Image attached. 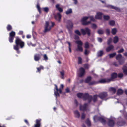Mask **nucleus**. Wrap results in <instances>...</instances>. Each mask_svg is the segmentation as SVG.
Segmentation results:
<instances>
[{
	"mask_svg": "<svg viewBox=\"0 0 127 127\" xmlns=\"http://www.w3.org/2000/svg\"><path fill=\"white\" fill-rule=\"evenodd\" d=\"M84 47L86 49H87L89 48V43L87 42H86L85 43Z\"/></svg>",
	"mask_w": 127,
	"mask_h": 127,
	"instance_id": "79ce46f5",
	"label": "nucleus"
},
{
	"mask_svg": "<svg viewBox=\"0 0 127 127\" xmlns=\"http://www.w3.org/2000/svg\"><path fill=\"white\" fill-rule=\"evenodd\" d=\"M55 89H54V94L56 97L59 96H60L59 93H61L62 92V90L64 88L63 85L61 84V85L60 88L58 89L57 86L55 85Z\"/></svg>",
	"mask_w": 127,
	"mask_h": 127,
	"instance_id": "7ed1b4c3",
	"label": "nucleus"
},
{
	"mask_svg": "<svg viewBox=\"0 0 127 127\" xmlns=\"http://www.w3.org/2000/svg\"><path fill=\"white\" fill-rule=\"evenodd\" d=\"M124 51V49L123 48H122L120 49L117 51V52L119 53L123 52Z\"/></svg>",
	"mask_w": 127,
	"mask_h": 127,
	"instance_id": "052dcab7",
	"label": "nucleus"
},
{
	"mask_svg": "<svg viewBox=\"0 0 127 127\" xmlns=\"http://www.w3.org/2000/svg\"><path fill=\"white\" fill-rule=\"evenodd\" d=\"M88 104L86 103H85L83 105H80V109L81 111H84L87 110V108L88 106Z\"/></svg>",
	"mask_w": 127,
	"mask_h": 127,
	"instance_id": "f8f14e48",
	"label": "nucleus"
},
{
	"mask_svg": "<svg viewBox=\"0 0 127 127\" xmlns=\"http://www.w3.org/2000/svg\"><path fill=\"white\" fill-rule=\"evenodd\" d=\"M118 76L119 78H121L123 76V73H120L118 74Z\"/></svg>",
	"mask_w": 127,
	"mask_h": 127,
	"instance_id": "5fc2aeb1",
	"label": "nucleus"
},
{
	"mask_svg": "<svg viewBox=\"0 0 127 127\" xmlns=\"http://www.w3.org/2000/svg\"><path fill=\"white\" fill-rule=\"evenodd\" d=\"M125 123V122L124 121H118L117 122V124L118 126H123L124 125Z\"/></svg>",
	"mask_w": 127,
	"mask_h": 127,
	"instance_id": "412c9836",
	"label": "nucleus"
},
{
	"mask_svg": "<svg viewBox=\"0 0 127 127\" xmlns=\"http://www.w3.org/2000/svg\"><path fill=\"white\" fill-rule=\"evenodd\" d=\"M108 78H107L106 79H102L99 81H98V84L100 83H105L106 82L109 83V82L108 81Z\"/></svg>",
	"mask_w": 127,
	"mask_h": 127,
	"instance_id": "393cba45",
	"label": "nucleus"
},
{
	"mask_svg": "<svg viewBox=\"0 0 127 127\" xmlns=\"http://www.w3.org/2000/svg\"><path fill=\"white\" fill-rule=\"evenodd\" d=\"M97 97H98V95L96 94L94 95L92 97V100H93V102L95 103L96 102L97 100Z\"/></svg>",
	"mask_w": 127,
	"mask_h": 127,
	"instance_id": "4be33fe9",
	"label": "nucleus"
},
{
	"mask_svg": "<svg viewBox=\"0 0 127 127\" xmlns=\"http://www.w3.org/2000/svg\"><path fill=\"white\" fill-rule=\"evenodd\" d=\"M123 73L126 75H127V67L124 66L122 68Z\"/></svg>",
	"mask_w": 127,
	"mask_h": 127,
	"instance_id": "a878e982",
	"label": "nucleus"
},
{
	"mask_svg": "<svg viewBox=\"0 0 127 127\" xmlns=\"http://www.w3.org/2000/svg\"><path fill=\"white\" fill-rule=\"evenodd\" d=\"M92 79V77L91 76H88L85 80V83H88L90 82V81Z\"/></svg>",
	"mask_w": 127,
	"mask_h": 127,
	"instance_id": "b1692460",
	"label": "nucleus"
},
{
	"mask_svg": "<svg viewBox=\"0 0 127 127\" xmlns=\"http://www.w3.org/2000/svg\"><path fill=\"white\" fill-rule=\"evenodd\" d=\"M44 67L42 66H41L37 68V71L36 72H39V73H40L41 72V69L43 70L44 69Z\"/></svg>",
	"mask_w": 127,
	"mask_h": 127,
	"instance_id": "72a5a7b5",
	"label": "nucleus"
},
{
	"mask_svg": "<svg viewBox=\"0 0 127 127\" xmlns=\"http://www.w3.org/2000/svg\"><path fill=\"white\" fill-rule=\"evenodd\" d=\"M43 60H45V61H46L48 59V57L47 55L46 54H44L43 55Z\"/></svg>",
	"mask_w": 127,
	"mask_h": 127,
	"instance_id": "864d4df0",
	"label": "nucleus"
},
{
	"mask_svg": "<svg viewBox=\"0 0 127 127\" xmlns=\"http://www.w3.org/2000/svg\"><path fill=\"white\" fill-rule=\"evenodd\" d=\"M86 123L88 126L90 127L91 126V123L89 119H88L87 120L86 122Z\"/></svg>",
	"mask_w": 127,
	"mask_h": 127,
	"instance_id": "a19ab883",
	"label": "nucleus"
},
{
	"mask_svg": "<svg viewBox=\"0 0 127 127\" xmlns=\"http://www.w3.org/2000/svg\"><path fill=\"white\" fill-rule=\"evenodd\" d=\"M100 117H99L96 115H95L94 116V120L95 122H97L99 120Z\"/></svg>",
	"mask_w": 127,
	"mask_h": 127,
	"instance_id": "c756f323",
	"label": "nucleus"
},
{
	"mask_svg": "<svg viewBox=\"0 0 127 127\" xmlns=\"http://www.w3.org/2000/svg\"><path fill=\"white\" fill-rule=\"evenodd\" d=\"M55 8L56 10H58L59 13H61L63 12V9L60 7V5L58 4H57L55 5Z\"/></svg>",
	"mask_w": 127,
	"mask_h": 127,
	"instance_id": "aec40b11",
	"label": "nucleus"
},
{
	"mask_svg": "<svg viewBox=\"0 0 127 127\" xmlns=\"http://www.w3.org/2000/svg\"><path fill=\"white\" fill-rule=\"evenodd\" d=\"M74 114L75 117L77 118H79L80 116V114L78 110H76L74 111Z\"/></svg>",
	"mask_w": 127,
	"mask_h": 127,
	"instance_id": "bb28decb",
	"label": "nucleus"
},
{
	"mask_svg": "<svg viewBox=\"0 0 127 127\" xmlns=\"http://www.w3.org/2000/svg\"><path fill=\"white\" fill-rule=\"evenodd\" d=\"M119 41V38L117 36H115L113 38V42L115 44L116 43Z\"/></svg>",
	"mask_w": 127,
	"mask_h": 127,
	"instance_id": "473e14b6",
	"label": "nucleus"
},
{
	"mask_svg": "<svg viewBox=\"0 0 127 127\" xmlns=\"http://www.w3.org/2000/svg\"><path fill=\"white\" fill-rule=\"evenodd\" d=\"M102 14L103 13L102 12H97L96 15L95 16V18L96 19H101L102 18Z\"/></svg>",
	"mask_w": 127,
	"mask_h": 127,
	"instance_id": "a211bd4d",
	"label": "nucleus"
},
{
	"mask_svg": "<svg viewBox=\"0 0 127 127\" xmlns=\"http://www.w3.org/2000/svg\"><path fill=\"white\" fill-rule=\"evenodd\" d=\"M97 33L99 34H102L104 33V31L103 30L99 29L98 30Z\"/></svg>",
	"mask_w": 127,
	"mask_h": 127,
	"instance_id": "49530a36",
	"label": "nucleus"
},
{
	"mask_svg": "<svg viewBox=\"0 0 127 127\" xmlns=\"http://www.w3.org/2000/svg\"><path fill=\"white\" fill-rule=\"evenodd\" d=\"M115 21L113 20H111L109 22V24L111 26H113L115 24Z\"/></svg>",
	"mask_w": 127,
	"mask_h": 127,
	"instance_id": "a18cd8bd",
	"label": "nucleus"
},
{
	"mask_svg": "<svg viewBox=\"0 0 127 127\" xmlns=\"http://www.w3.org/2000/svg\"><path fill=\"white\" fill-rule=\"evenodd\" d=\"M84 67L85 69H87L88 68V64H85L84 65Z\"/></svg>",
	"mask_w": 127,
	"mask_h": 127,
	"instance_id": "e2e57ef3",
	"label": "nucleus"
},
{
	"mask_svg": "<svg viewBox=\"0 0 127 127\" xmlns=\"http://www.w3.org/2000/svg\"><path fill=\"white\" fill-rule=\"evenodd\" d=\"M114 46L113 45H110L107 47L106 48V51L107 52H109L112 50H114Z\"/></svg>",
	"mask_w": 127,
	"mask_h": 127,
	"instance_id": "6ab92c4d",
	"label": "nucleus"
},
{
	"mask_svg": "<svg viewBox=\"0 0 127 127\" xmlns=\"http://www.w3.org/2000/svg\"><path fill=\"white\" fill-rule=\"evenodd\" d=\"M103 18L105 20H108L110 18V17L108 15H104Z\"/></svg>",
	"mask_w": 127,
	"mask_h": 127,
	"instance_id": "ea45409f",
	"label": "nucleus"
},
{
	"mask_svg": "<svg viewBox=\"0 0 127 127\" xmlns=\"http://www.w3.org/2000/svg\"><path fill=\"white\" fill-rule=\"evenodd\" d=\"M111 77L110 78H108V81L110 82L111 81H114L115 79L116 78L117 76L118 75L117 73L114 72L111 74Z\"/></svg>",
	"mask_w": 127,
	"mask_h": 127,
	"instance_id": "9d476101",
	"label": "nucleus"
},
{
	"mask_svg": "<svg viewBox=\"0 0 127 127\" xmlns=\"http://www.w3.org/2000/svg\"><path fill=\"white\" fill-rule=\"evenodd\" d=\"M74 32L75 33L79 36H81V34L80 31L78 30H76Z\"/></svg>",
	"mask_w": 127,
	"mask_h": 127,
	"instance_id": "c03bdc74",
	"label": "nucleus"
},
{
	"mask_svg": "<svg viewBox=\"0 0 127 127\" xmlns=\"http://www.w3.org/2000/svg\"><path fill=\"white\" fill-rule=\"evenodd\" d=\"M75 43L78 44L77 48L76 49L77 51L82 52L83 50V49L82 47L83 44L81 40H78L75 42Z\"/></svg>",
	"mask_w": 127,
	"mask_h": 127,
	"instance_id": "6e6552de",
	"label": "nucleus"
},
{
	"mask_svg": "<svg viewBox=\"0 0 127 127\" xmlns=\"http://www.w3.org/2000/svg\"><path fill=\"white\" fill-rule=\"evenodd\" d=\"M113 65L115 66L116 67H118L119 66V64L117 63V62H114L113 63Z\"/></svg>",
	"mask_w": 127,
	"mask_h": 127,
	"instance_id": "bf43d9fd",
	"label": "nucleus"
},
{
	"mask_svg": "<svg viewBox=\"0 0 127 127\" xmlns=\"http://www.w3.org/2000/svg\"><path fill=\"white\" fill-rule=\"evenodd\" d=\"M43 9L44 12L47 13H48L49 11V8L48 7L44 8Z\"/></svg>",
	"mask_w": 127,
	"mask_h": 127,
	"instance_id": "603ef678",
	"label": "nucleus"
},
{
	"mask_svg": "<svg viewBox=\"0 0 127 127\" xmlns=\"http://www.w3.org/2000/svg\"><path fill=\"white\" fill-rule=\"evenodd\" d=\"M89 18H90L91 21L93 22H95V20L93 16H89Z\"/></svg>",
	"mask_w": 127,
	"mask_h": 127,
	"instance_id": "6e6d98bb",
	"label": "nucleus"
},
{
	"mask_svg": "<svg viewBox=\"0 0 127 127\" xmlns=\"http://www.w3.org/2000/svg\"><path fill=\"white\" fill-rule=\"evenodd\" d=\"M112 41V38L110 37L109 38V39H108L107 43L108 45H109L111 43Z\"/></svg>",
	"mask_w": 127,
	"mask_h": 127,
	"instance_id": "8fccbe9b",
	"label": "nucleus"
},
{
	"mask_svg": "<svg viewBox=\"0 0 127 127\" xmlns=\"http://www.w3.org/2000/svg\"><path fill=\"white\" fill-rule=\"evenodd\" d=\"M72 28H67L69 32V33L71 34L72 33V30H71V29Z\"/></svg>",
	"mask_w": 127,
	"mask_h": 127,
	"instance_id": "0e129e2a",
	"label": "nucleus"
},
{
	"mask_svg": "<svg viewBox=\"0 0 127 127\" xmlns=\"http://www.w3.org/2000/svg\"><path fill=\"white\" fill-rule=\"evenodd\" d=\"M51 29V28H48V27H45V30L44 32V33H45L49 31Z\"/></svg>",
	"mask_w": 127,
	"mask_h": 127,
	"instance_id": "de8ad7c7",
	"label": "nucleus"
},
{
	"mask_svg": "<svg viewBox=\"0 0 127 127\" xmlns=\"http://www.w3.org/2000/svg\"><path fill=\"white\" fill-rule=\"evenodd\" d=\"M116 58L118 61L120 65H122L124 62L125 59L121 54L117 55L116 56Z\"/></svg>",
	"mask_w": 127,
	"mask_h": 127,
	"instance_id": "39448f33",
	"label": "nucleus"
},
{
	"mask_svg": "<svg viewBox=\"0 0 127 127\" xmlns=\"http://www.w3.org/2000/svg\"><path fill=\"white\" fill-rule=\"evenodd\" d=\"M99 120V121L101 122V123H105L106 122V120L103 118L100 117V118Z\"/></svg>",
	"mask_w": 127,
	"mask_h": 127,
	"instance_id": "4c0bfd02",
	"label": "nucleus"
},
{
	"mask_svg": "<svg viewBox=\"0 0 127 127\" xmlns=\"http://www.w3.org/2000/svg\"><path fill=\"white\" fill-rule=\"evenodd\" d=\"M98 97L102 100H106L108 99L106 98L108 96L107 92H103L100 93L98 95Z\"/></svg>",
	"mask_w": 127,
	"mask_h": 127,
	"instance_id": "20e7f679",
	"label": "nucleus"
},
{
	"mask_svg": "<svg viewBox=\"0 0 127 127\" xmlns=\"http://www.w3.org/2000/svg\"><path fill=\"white\" fill-rule=\"evenodd\" d=\"M88 53H89L88 52L87 50V49H86L85 50V52H84V54L85 55H87L88 54Z\"/></svg>",
	"mask_w": 127,
	"mask_h": 127,
	"instance_id": "69168bd1",
	"label": "nucleus"
},
{
	"mask_svg": "<svg viewBox=\"0 0 127 127\" xmlns=\"http://www.w3.org/2000/svg\"><path fill=\"white\" fill-rule=\"evenodd\" d=\"M72 9L71 8H69L66 12L65 13L67 15H68L72 14Z\"/></svg>",
	"mask_w": 127,
	"mask_h": 127,
	"instance_id": "2f4dec72",
	"label": "nucleus"
},
{
	"mask_svg": "<svg viewBox=\"0 0 127 127\" xmlns=\"http://www.w3.org/2000/svg\"><path fill=\"white\" fill-rule=\"evenodd\" d=\"M77 96L79 98H82L84 101H86L87 100L88 103H90L91 102L92 98V96L90 95L88 93L83 94L82 93H78L77 94Z\"/></svg>",
	"mask_w": 127,
	"mask_h": 127,
	"instance_id": "f03ea898",
	"label": "nucleus"
},
{
	"mask_svg": "<svg viewBox=\"0 0 127 127\" xmlns=\"http://www.w3.org/2000/svg\"><path fill=\"white\" fill-rule=\"evenodd\" d=\"M78 64H82V59L80 57H78Z\"/></svg>",
	"mask_w": 127,
	"mask_h": 127,
	"instance_id": "3c124183",
	"label": "nucleus"
},
{
	"mask_svg": "<svg viewBox=\"0 0 127 127\" xmlns=\"http://www.w3.org/2000/svg\"><path fill=\"white\" fill-rule=\"evenodd\" d=\"M80 30L82 34L83 35H85L86 34L89 36L91 35V30L88 27L85 28V29H81Z\"/></svg>",
	"mask_w": 127,
	"mask_h": 127,
	"instance_id": "423d86ee",
	"label": "nucleus"
},
{
	"mask_svg": "<svg viewBox=\"0 0 127 127\" xmlns=\"http://www.w3.org/2000/svg\"><path fill=\"white\" fill-rule=\"evenodd\" d=\"M123 90L121 89H118L117 91V94L118 95H122L123 93Z\"/></svg>",
	"mask_w": 127,
	"mask_h": 127,
	"instance_id": "c85d7f7f",
	"label": "nucleus"
},
{
	"mask_svg": "<svg viewBox=\"0 0 127 127\" xmlns=\"http://www.w3.org/2000/svg\"><path fill=\"white\" fill-rule=\"evenodd\" d=\"M97 54L98 57L101 56L103 54V51L102 50L99 51L98 52Z\"/></svg>",
	"mask_w": 127,
	"mask_h": 127,
	"instance_id": "e433bc0d",
	"label": "nucleus"
},
{
	"mask_svg": "<svg viewBox=\"0 0 127 127\" xmlns=\"http://www.w3.org/2000/svg\"><path fill=\"white\" fill-rule=\"evenodd\" d=\"M36 7L38 9V10L40 14L41 13V8L40 7V6L39 5V4L38 3H37L36 5Z\"/></svg>",
	"mask_w": 127,
	"mask_h": 127,
	"instance_id": "58836bf2",
	"label": "nucleus"
},
{
	"mask_svg": "<svg viewBox=\"0 0 127 127\" xmlns=\"http://www.w3.org/2000/svg\"><path fill=\"white\" fill-rule=\"evenodd\" d=\"M61 75L62 77H61L62 79H64V70H63L62 71L60 72Z\"/></svg>",
	"mask_w": 127,
	"mask_h": 127,
	"instance_id": "09e8293b",
	"label": "nucleus"
},
{
	"mask_svg": "<svg viewBox=\"0 0 127 127\" xmlns=\"http://www.w3.org/2000/svg\"><path fill=\"white\" fill-rule=\"evenodd\" d=\"M106 34L107 35H109L110 34V31L109 29H107L106 30Z\"/></svg>",
	"mask_w": 127,
	"mask_h": 127,
	"instance_id": "4d7b16f0",
	"label": "nucleus"
},
{
	"mask_svg": "<svg viewBox=\"0 0 127 127\" xmlns=\"http://www.w3.org/2000/svg\"><path fill=\"white\" fill-rule=\"evenodd\" d=\"M89 18V17H84L82 19L81 21L83 25H86L91 23V21H87L86 20Z\"/></svg>",
	"mask_w": 127,
	"mask_h": 127,
	"instance_id": "1a4fd4ad",
	"label": "nucleus"
},
{
	"mask_svg": "<svg viewBox=\"0 0 127 127\" xmlns=\"http://www.w3.org/2000/svg\"><path fill=\"white\" fill-rule=\"evenodd\" d=\"M74 39H75L78 40L79 39V37L78 35H75V36Z\"/></svg>",
	"mask_w": 127,
	"mask_h": 127,
	"instance_id": "774afa93",
	"label": "nucleus"
},
{
	"mask_svg": "<svg viewBox=\"0 0 127 127\" xmlns=\"http://www.w3.org/2000/svg\"><path fill=\"white\" fill-rule=\"evenodd\" d=\"M85 115L84 113H82L81 116V119H84L85 117Z\"/></svg>",
	"mask_w": 127,
	"mask_h": 127,
	"instance_id": "680f3d73",
	"label": "nucleus"
},
{
	"mask_svg": "<svg viewBox=\"0 0 127 127\" xmlns=\"http://www.w3.org/2000/svg\"><path fill=\"white\" fill-rule=\"evenodd\" d=\"M115 121L112 119H109L108 122V126L110 127H113L114 125Z\"/></svg>",
	"mask_w": 127,
	"mask_h": 127,
	"instance_id": "ddd939ff",
	"label": "nucleus"
},
{
	"mask_svg": "<svg viewBox=\"0 0 127 127\" xmlns=\"http://www.w3.org/2000/svg\"><path fill=\"white\" fill-rule=\"evenodd\" d=\"M41 119H37L36 120V123L34 127H40L41 126Z\"/></svg>",
	"mask_w": 127,
	"mask_h": 127,
	"instance_id": "f3484780",
	"label": "nucleus"
},
{
	"mask_svg": "<svg viewBox=\"0 0 127 127\" xmlns=\"http://www.w3.org/2000/svg\"><path fill=\"white\" fill-rule=\"evenodd\" d=\"M117 32V30L116 28H114L112 29V30L111 33L113 35H115Z\"/></svg>",
	"mask_w": 127,
	"mask_h": 127,
	"instance_id": "f704fd0d",
	"label": "nucleus"
},
{
	"mask_svg": "<svg viewBox=\"0 0 127 127\" xmlns=\"http://www.w3.org/2000/svg\"><path fill=\"white\" fill-rule=\"evenodd\" d=\"M15 35V32L12 31L9 33V37L8 38L9 41L10 43L13 42L14 38Z\"/></svg>",
	"mask_w": 127,
	"mask_h": 127,
	"instance_id": "0eeeda50",
	"label": "nucleus"
},
{
	"mask_svg": "<svg viewBox=\"0 0 127 127\" xmlns=\"http://www.w3.org/2000/svg\"><path fill=\"white\" fill-rule=\"evenodd\" d=\"M41 55L39 54H36L34 56V59L35 61H38L41 58Z\"/></svg>",
	"mask_w": 127,
	"mask_h": 127,
	"instance_id": "2eb2a0df",
	"label": "nucleus"
},
{
	"mask_svg": "<svg viewBox=\"0 0 127 127\" xmlns=\"http://www.w3.org/2000/svg\"><path fill=\"white\" fill-rule=\"evenodd\" d=\"M6 28L8 31H11L12 29V26L10 24H8L6 27Z\"/></svg>",
	"mask_w": 127,
	"mask_h": 127,
	"instance_id": "c9c22d12",
	"label": "nucleus"
},
{
	"mask_svg": "<svg viewBox=\"0 0 127 127\" xmlns=\"http://www.w3.org/2000/svg\"><path fill=\"white\" fill-rule=\"evenodd\" d=\"M116 55V53L114 52L110 54L109 55V58H111L114 57Z\"/></svg>",
	"mask_w": 127,
	"mask_h": 127,
	"instance_id": "37998d69",
	"label": "nucleus"
},
{
	"mask_svg": "<svg viewBox=\"0 0 127 127\" xmlns=\"http://www.w3.org/2000/svg\"><path fill=\"white\" fill-rule=\"evenodd\" d=\"M66 92L67 93H69L70 92L69 89L67 88L65 89Z\"/></svg>",
	"mask_w": 127,
	"mask_h": 127,
	"instance_id": "338daca9",
	"label": "nucleus"
},
{
	"mask_svg": "<svg viewBox=\"0 0 127 127\" xmlns=\"http://www.w3.org/2000/svg\"><path fill=\"white\" fill-rule=\"evenodd\" d=\"M61 15L60 13H57L54 15V18L58 22H60L61 19Z\"/></svg>",
	"mask_w": 127,
	"mask_h": 127,
	"instance_id": "4468645a",
	"label": "nucleus"
},
{
	"mask_svg": "<svg viewBox=\"0 0 127 127\" xmlns=\"http://www.w3.org/2000/svg\"><path fill=\"white\" fill-rule=\"evenodd\" d=\"M67 28H72L73 24L71 21L68 20L67 22Z\"/></svg>",
	"mask_w": 127,
	"mask_h": 127,
	"instance_id": "dca6fc26",
	"label": "nucleus"
},
{
	"mask_svg": "<svg viewBox=\"0 0 127 127\" xmlns=\"http://www.w3.org/2000/svg\"><path fill=\"white\" fill-rule=\"evenodd\" d=\"M97 26L96 24H92V28L93 29H95L97 28Z\"/></svg>",
	"mask_w": 127,
	"mask_h": 127,
	"instance_id": "13d9d810",
	"label": "nucleus"
},
{
	"mask_svg": "<svg viewBox=\"0 0 127 127\" xmlns=\"http://www.w3.org/2000/svg\"><path fill=\"white\" fill-rule=\"evenodd\" d=\"M108 7L110 8L111 9H115L116 11L118 12H120V9L117 7H114L111 5H109L108 6Z\"/></svg>",
	"mask_w": 127,
	"mask_h": 127,
	"instance_id": "5701e85b",
	"label": "nucleus"
},
{
	"mask_svg": "<svg viewBox=\"0 0 127 127\" xmlns=\"http://www.w3.org/2000/svg\"><path fill=\"white\" fill-rule=\"evenodd\" d=\"M109 91L112 92L114 93H115L116 91V89L113 87L110 88L109 89Z\"/></svg>",
	"mask_w": 127,
	"mask_h": 127,
	"instance_id": "7c9ffc66",
	"label": "nucleus"
},
{
	"mask_svg": "<svg viewBox=\"0 0 127 127\" xmlns=\"http://www.w3.org/2000/svg\"><path fill=\"white\" fill-rule=\"evenodd\" d=\"M15 43V45H14V49L17 51V53L19 54L20 52L19 50V47L23 48L24 46V43L19 37H17L16 38Z\"/></svg>",
	"mask_w": 127,
	"mask_h": 127,
	"instance_id": "f257e3e1",
	"label": "nucleus"
},
{
	"mask_svg": "<svg viewBox=\"0 0 127 127\" xmlns=\"http://www.w3.org/2000/svg\"><path fill=\"white\" fill-rule=\"evenodd\" d=\"M98 84V81H96L94 80L90 82L89 83V85H95Z\"/></svg>",
	"mask_w": 127,
	"mask_h": 127,
	"instance_id": "cd10ccee",
	"label": "nucleus"
},
{
	"mask_svg": "<svg viewBox=\"0 0 127 127\" xmlns=\"http://www.w3.org/2000/svg\"><path fill=\"white\" fill-rule=\"evenodd\" d=\"M79 73L78 74V76L80 77H81L83 76L85 72V69L83 67H81L79 68Z\"/></svg>",
	"mask_w": 127,
	"mask_h": 127,
	"instance_id": "9b49d317",
	"label": "nucleus"
}]
</instances>
